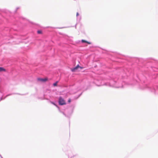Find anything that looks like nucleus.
Instances as JSON below:
<instances>
[{
	"mask_svg": "<svg viewBox=\"0 0 158 158\" xmlns=\"http://www.w3.org/2000/svg\"><path fill=\"white\" fill-rule=\"evenodd\" d=\"M58 102L59 104L61 105H65L66 104L65 101L61 97L59 98Z\"/></svg>",
	"mask_w": 158,
	"mask_h": 158,
	"instance_id": "f257e3e1",
	"label": "nucleus"
},
{
	"mask_svg": "<svg viewBox=\"0 0 158 158\" xmlns=\"http://www.w3.org/2000/svg\"><path fill=\"white\" fill-rule=\"evenodd\" d=\"M79 68H80L81 69H82L83 68L82 67H80L79 65H77L76 67L74 68H73L71 69V70L73 72H75Z\"/></svg>",
	"mask_w": 158,
	"mask_h": 158,
	"instance_id": "f03ea898",
	"label": "nucleus"
},
{
	"mask_svg": "<svg viewBox=\"0 0 158 158\" xmlns=\"http://www.w3.org/2000/svg\"><path fill=\"white\" fill-rule=\"evenodd\" d=\"M37 80L38 81H40L41 82H45L47 81L48 79L47 78H45L44 79L38 78H37Z\"/></svg>",
	"mask_w": 158,
	"mask_h": 158,
	"instance_id": "7ed1b4c3",
	"label": "nucleus"
},
{
	"mask_svg": "<svg viewBox=\"0 0 158 158\" xmlns=\"http://www.w3.org/2000/svg\"><path fill=\"white\" fill-rule=\"evenodd\" d=\"M2 71L5 72L6 69L2 67H0V72H1Z\"/></svg>",
	"mask_w": 158,
	"mask_h": 158,
	"instance_id": "20e7f679",
	"label": "nucleus"
},
{
	"mask_svg": "<svg viewBox=\"0 0 158 158\" xmlns=\"http://www.w3.org/2000/svg\"><path fill=\"white\" fill-rule=\"evenodd\" d=\"M81 41L83 43L85 42V43H87L89 44H90V43L89 42H87L86 41H85V40H82Z\"/></svg>",
	"mask_w": 158,
	"mask_h": 158,
	"instance_id": "39448f33",
	"label": "nucleus"
},
{
	"mask_svg": "<svg viewBox=\"0 0 158 158\" xmlns=\"http://www.w3.org/2000/svg\"><path fill=\"white\" fill-rule=\"evenodd\" d=\"M58 82V81H56L55 83H54L53 84V85L54 86H56L57 85V84Z\"/></svg>",
	"mask_w": 158,
	"mask_h": 158,
	"instance_id": "423d86ee",
	"label": "nucleus"
},
{
	"mask_svg": "<svg viewBox=\"0 0 158 158\" xmlns=\"http://www.w3.org/2000/svg\"><path fill=\"white\" fill-rule=\"evenodd\" d=\"M37 32L39 34H41L42 33V31L41 30H38L37 31Z\"/></svg>",
	"mask_w": 158,
	"mask_h": 158,
	"instance_id": "0eeeda50",
	"label": "nucleus"
},
{
	"mask_svg": "<svg viewBox=\"0 0 158 158\" xmlns=\"http://www.w3.org/2000/svg\"><path fill=\"white\" fill-rule=\"evenodd\" d=\"M71 102V100H70V99H69L68 100V102Z\"/></svg>",
	"mask_w": 158,
	"mask_h": 158,
	"instance_id": "6e6552de",
	"label": "nucleus"
},
{
	"mask_svg": "<svg viewBox=\"0 0 158 158\" xmlns=\"http://www.w3.org/2000/svg\"><path fill=\"white\" fill-rule=\"evenodd\" d=\"M79 15V14L78 13H77V16H78Z\"/></svg>",
	"mask_w": 158,
	"mask_h": 158,
	"instance_id": "1a4fd4ad",
	"label": "nucleus"
},
{
	"mask_svg": "<svg viewBox=\"0 0 158 158\" xmlns=\"http://www.w3.org/2000/svg\"><path fill=\"white\" fill-rule=\"evenodd\" d=\"M52 103L53 104H54V105H55V104L54 103L52 102Z\"/></svg>",
	"mask_w": 158,
	"mask_h": 158,
	"instance_id": "9d476101",
	"label": "nucleus"
}]
</instances>
